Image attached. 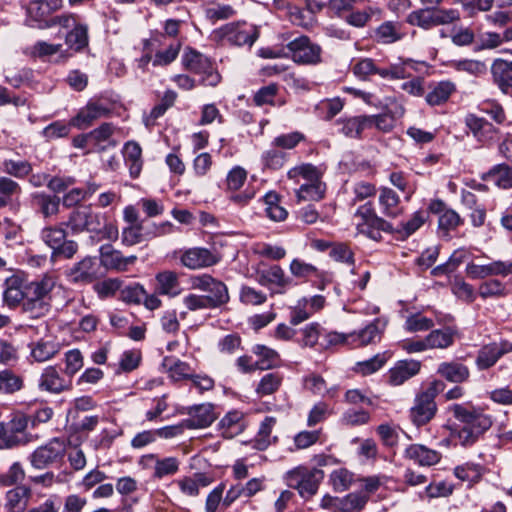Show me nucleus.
Returning a JSON list of instances; mask_svg holds the SVG:
<instances>
[{
    "label": "nucleus",
    "instance_id": "27",
    "mask_svg": "<svg viewBox=\"0 0 512 512\" xmlns=\"http://www.w3.org/2000/svg\"><path fill=\"white\" fill-rule=\"evenodd\" d=\"M212 478L204 473H195L192 476L183 477L176 481V484L182 494L188 497L199 495L200 489L209 486Z\"/></svg>",
    "mask_w": 512,
    "mask_h": 512
},
{
    "label": "nucleus",
    "instance_id": "21",
    "mask_svg": "<svg viewBox=\"0 0 512 512\" xmlns=\"http://www.w3.org/2000/svg\"><path fill=\"white\" fill-rule=\"evenodd\" d=\"M31 493V489L25 485L8 490L5 494V512H24L29 504Z\"/></svg>",
    "mask_w": 512,
    "mask_h": 512
},
{
    "label": "nucleus",
    "instance_id": "5",
    "mask_svg": "<svg viewBox=\"0 0 512 512\" xmlns=\"http://www.w3.org/2000/svg\"><path fill=\"white\" fill-rule=\"evenodd\" d=\"M359 233L371 239L381 238V231H390L392 226L383 218L377 216L371 203L360 206L354 215Z\"/></svg>",
    "mask_w": 512,
    "mask_h": 512
},
{
    "label": "nucleus",
    "instance_id": "55",
    "mask_svg": "<svg viewBox=\"0 0 512 512\" xmlns=\"http://www.w3.org/2000/svg\"><path fill=\"white\" fill-rule=\"evenodd\" d=\"M434 326L432 319L423 316L420 313L409 315L404 324V329L408 332H423L431 329Z\"/></svg>",
    "mask_w": 512,
    "mask_h": 512
},
{
    "label": "nucleus",
    "instance_id": "2",
    "mask_svg": "<svg viewBox=\"0 0 512 512\" xmlns=\"http://www.w3.org/2000/svg\"><path fill=\"white\" fill-rule=\"evenodd\" d=\"M57 277L45 274L41 278L28 282L22 304L23 312L31 318H40L50 311V294L57 285Z\"/></svg>",
    "mask_w": 512,
    "mask_h": 512
},
{
    "label": "nucleus",
    "instance_id": "57",
    "mask_svg": "<svg viewBox=\"0 0 512 512\" xmlns=\"http://www.w3.org/2000/svg\"><path fill=\"white\" fill-rule=\"evenodd\" d=\"M298 176H302L306 180V183L321 181L322 172L312 164H302L292 168L288 172V177L290 179H295Z\"/></svg>",
    "mask_w": 512,
    "mask_h": 512
},
{
    "label": "nucleus",
    "instance_id": "29",
    "mask_svg": "<svg viewBox=\"0 0 512 512\" xmlns=\"http://www.w3.org/2000/svg\"><path fill=\"white\" fill-rule=\"evenodd\" d=\"M27 53L34 58H47L59 55V60L66 61L71 55L68 50H63L62 44H53L47 41H37L27 50Z\"/></svg>",
    "mask_w": 512,
    "mask_h": 512
},
{
    "label": "nucleus",
    "instance_id": "49",
    "mask_svg": "<svg viewBox=\"0 0 512 512\" xmlns=\"http://www.w3.org/2000/svg\"><path fill=\"white\" fill-rule=\"evenodd\" d=\"M23 387V378L11 370L0 371V393L12 394Z\"/></svg>",
    "mask_w": 512,
    "mask_h": 512
},
{
    "label": "nucleus",
    "instance_id": "33",
    "mask_svg": "<svg viewBox=\"0 0 512 512\" xmlns=\"http://www.w3.org/2000/svg\"><path fill=\"white\" fill-rule=\"evenodd\" d=\"M61 349L59 342L52 338L40 339L31 346V357L37 362H45L53 358Z\"/></svg>",
    "mask_w": 512,
    "mask_h": 512
},
{
    "label": "nucleus",
    "instance_id": "1",
    "mask_svg": "<svg viewBox=\"0 0 512 512\" xmlns=\"http://www.w3.org/2000/svg\"><path fill=\"white\" fill-rule=\"evenodd\" d=\"M449 411L460 422V427H449V439L463 447L472 446L492 426V419L482 411L462 404H453Z\"/></svg>",
    "mask_w": 512,
    "mask_h": 512
},
{
    "label": "nucleus",
    "instance_id": "9",
    "mask_svg": "<svg viewBox=\"0 0 512 512\" xmlns=\"http://www.w3.org/2000/svg\"><path fill=\"white\" fill-rule=\"evenodd\" d=\"M214 36L233 45L251 46L256 41L258 32L253 26H246L245 24L239 23H229L215 30Z\"/></svg>",
    "mask_w": 512,
    "mask_h": 512
},
{
    "label": "nucleus",
    "instance_id": "63",
    "mask_svg": "<svg viewBox=\"0 0 512 512\" xmlns=\"http://www.w3.org/2000/svg\"><path fill=\"white\" fill-rule=\"evenodd\" d=\"M122 282L118 278H109L94 285V291L97 295L104 299L115 295L121 289Z\"/></svg>",
    "mask_w": 512,
    "mask_h": 512
},
{
    "label": "nucleus",
    "instance_id": "25",
    "mask_svg": "<svg viewBox=\"0 0 512 512\" xmlns=\"http://www.w3.org/2000/svg\"><path fill=\"white\" fill-rule=\"evenodd\" d=\"M421 364L416 360L398 362L389 371V383L393 386L402 385L405 381L415 376L420 370Z\"/></svg>",
    "mask_w": 512,
    "mask_h": 512
},
{
    "label": "nucleus",
    "instance_id": "8",
    "mask_svg": "<svg viewBox=\"0 0 512 512\" xmlns=\"http://www.w3.org/2000/svg\"><path fill=\"white\" fill-rule=\"evenodd\" d=\"M102 275L101 263L96 257L91 256L84 257L66 271L68 281L80 285L93 283Z\"/></svg>",
    "mask_w": 512,
    "mask_h": 512
},
{
    "label": "nucleus",
    "instance_id": "20",
    "mask_svg": "<svg viewBox=\"0 0 512 512\" xmlns=\"http://www.w3.org/2000/svg\"><path fill=\"white\" fill-rule=\"evenodd\" d=\"M187 414L190 416L184 419V425H186L187 429L208 427L216 418L211 404H200L190 407Z\"/></svg>",
    "mask_w": 512,
    "mask_h": 512
},
{
    "label": "nucleus",
    "instance_id": "46",
    "mask_svg": "<svg viewBox=\"0 0 512 512\" xmlns=\"http://www.w3.org/2000/svg\"><path fill=\"white\" fill-rule=\"evenodd\" d=\"M427 218V212L416 211L407 221L401 223L396 231L401 238H407L415 233L426 222Z\"/></svg>",
    "mask_w": 512,
    "mask_h": 512
},
{
    "label": "nucleus",
    "instance_id": "32",
    "mask_svg": "<svg viewBox=\"0 0 512 512\" xmlns=\"http://www.w3.org/2000/svg\"><path fill=\"white\" fill-rule=\"evenodd\" d=\"M404 454L405 457L422 466L435 465L440 460V454L437 451L419 444L409 445L405 449Z\"/></svg>",
    "mask_w": 512,
    "mask_h": 512
},
{
    "label": "nucleus",
    "instance_id": "36",
    "mask_svg": "<svg viewBox=\"0 0 512 512\" xmlns=\"http://www.w3.org/2000/svg\"><path fill=\"white\" fill-rule=\"evenodd\" d=\"M88 27L86 24L77 23L65 37V43L68 51L79 52L88 45Z\"/></svg>",
    "mask_w": 512,
    "mask_h": 512
},
{
    "label": "nucleus",
    "instance_id": "35",
    "mask_svg": "<svg viewBox=\"0 0 512 512\" xmlns=\"http://www.w3.org/2000/svg\"><path fill=\"white\" fill-rule=\"evenodd\" d=\"M51 12L47 8L43 0L39 2H28L26 4L27 23L31 27L45 29L42 24L47 23V16Z\"/></svg>",
    "mask_w": 512,
    "mask_h": 512
},
{
    "label": "nucleus",
    "instance_id": "15",
    "mask_svg": "<svg viewBox=\"0 0 512 512\" xmlns=\"http://www.w3.org/2000/svg\"><path fill=\"white\" fill-rule=\"evenodd\" d=\"M100 260L101 267L104 266L108 270H116L119 272H124L127 270L129 265H132L137 257L135 255H131L125 257L118 250H115L110 245L102 246L100 249Z\"/></svg>",
    "mask_w": 512,
    "mask_h": 512
},
{
    "label": "nucleus",
    "instance_id": "51",
    "mask_svg": "<svg viewBox=\"0 0 512 512\" xmlns=\"http://www.w3.org/2000/svg\"><path fill=\"white\" fill-rule=\"evenodd\" d=\"M150 459H156L154 467V477L163 478L175 474L179 469V461L175 457H166L158 459L155 455L148 456Z\"/></svg>",
    "mask_w": 512,
    "mask_h": 512
},
{
    "label": "nucleus",
    "instance_id": "34",
    "mask_svg": "<svg viewBox=\"0 0 512 512\" xmlns=\"http://www.w3.org/2000/svg\"><path fill=\"white\" fill-rule=\"evenodd\" d=\"M304 388L314 395L334 398L338 392V386L327 387L324 378L318 374H309L304 378Z\"/></svg>",
    "mask_w": 512,
    "mask_h": 512
},
{
    "label": "nucleus",
    "instance_id": "41",
    "mask_svg": "<svg viewBox=\"0 0 512 512\" xmlns=\"http://www.w3.org/2000/svg\"><path fill=\"white\" fill-rule=\"evenodd\" d=\"M182 62L186 69L199 75H202L207 69H210L212 64L206 56L194 50L185 52Z\"/></svg>",
    "mask_w": 512,
    "mask_h": 512
},
{
    "label": "nucleus",
    "instance_id": "59",
    "mask_svg": "<svg viewBox=\"0 0 512 512\" xmlns=\"http://www.w3.org/2000/svg\"><path fill=\"white\" fill-rule=\"evenodd\" d=\"M35 200L45 218L58 214L60 198L45 194H37L35 196Z\"/></svg>",
    "mask_w": 512,
    "mask_h": 512
},
{
    "label": "nucleus",
    "instance_id": "14",
    "mask_svg": "<svg viewBox=\"0 0 512 512\" xmlns=\"http://www.w3.org/2000/svg\"><path fill=\"white\" fill-rule=\"evenodd\" d=\"M256 281L262 286L273 289L275 293H283L290 284V279L285 276L284 270L278 265L258 270Z\"/></svg>",
    "mask_w": 512,
    "mask_h": 512
},
{
    "label": "nucleus",
    "instance_id": "28",
    "mask_svg": "<svg viewBox=\"0 0 512 512\" xmlns=\"http://www.w3.org/2000/svg\"><path fill=\"white\" fill-rule=\"evenodd\" d=\"M491 72L499 89L505 94L512 93V62L496 60Z\"/></svg>",
    "mask_w": 512,
    "mask_h": 512
},
{
    "label": "nucleus",
    "instance_id": "26",
    "mask_svg": "<svg viewBox=\"0 0 512 512\" xmlns=\"http://www.w3.org/2000/svg\"><path fill=\"white\" fill-rule=\"evenodd\" d=\"M465 125L473 136L483 143L490 141L496 131L495 127L486 119L474 114H468L465 117Z\"/></svg>",
    "mask_w": 512,
    "mask_h": 512
},
{
    "label": "nucleus",
    "instance_id": "38",
    "mask_svg": "<svg viewBox=\"0 0 512 512\" xmlns=\"http://www.w3.org/2000/svg\"><path fill=\"white\" fill-rule=\"evenodd\" d=\"M456 331L451 327L436 329L426 336V343L430 349H445L454 342Z\"/></svg>",
    "mask_w": 512,
    "mask_h": 512
},
{
    "label": "nucleus",
    "instance_id": "6",
    "mask_svg": "<svg viewBox=\"0 0 512 512\" xmlns=\"http://www.w3.org/2000/svg\"><path fill=\"white\" fill-rule=\"evenodd\" d=\"M104 223V214L94 211L90 205H85L71 212L66 225L73 233H99Z\"/></svg>",
    "mask_w": 512,
    "mask_h": 512
},
{
    "label": "nucleus",
    "instance_id": "60",
    "mask_svg": "<svg viewBox=\"0 0 512 512\" xmlns=\"http://www.w3.org/2000/svg\"><path fill=\"white\" fill-rule=\"evenodd\" d=\"M288 15L293 24L304 28H311L316 24L315 17L308 15V11L306 9L303 10L294 5L288 6Z\"/></svg>",
    "mask_w": 512,
    "mask_h": 512
},
{
    "label": "nucleus",
    "instance_id": "30",
    "mask_svg": "<svg viewBox=\"0 0 512 512\" xmlns=\"http://www.w3.org/2000/svg\"><path fill=\"white\" fill-rule=\"evenodd\" d=\"M378 201L382 213L387 217H398L404 211L398 194L388 187L380 189Z\"/></svg>",
    "mask_w": 512,
    "mask_h": 512
},
{
    "label": "nucleus",
    "instance_id": "12",
    "mask_svg": "<svg viewBox=\"0 0 512 512\" xmlns=\"http://www.w3.org/2000/svg\"><path fill=\"white\" fill-rule=\"evenodd\" d=\"M71 387V380H66L55 366L45 367L38 380L39 390L51 394L69 391Z\"/></svg>",
    "mask_w": 512,
    "mask_h": 512
},
{
    "label": "nucleus",
    "instance_id": "4",
    "mask_svg": "<svg viewBox=\"0 0 512 512\" xmlns=\"http://www.w3.org/2000/svg\"><path fill=\"white\" fill-rule=\"evenodd\" d=\"M193 289L206 292L204 295L210 309L221 307L230 300L226 284L209 274H202L191 278Z\"/></svg>",
    "mask_w": 512,
    "mask_h": 512
},
{
    "label": "nucleus",
    "instance_id": "22",
    "mask_svg": "<svg viewBox=\"0 0 512 512\" xmlns=\"http://www.w3.org/2000/svg\"><path fill=\"white\" fill-rule=\"evenodd\" d=\"M404 107L394 102V107L378 115H367L369 128L376 127L379 131L389 132L396 123V119L404 115Z\"/></svg>",
    "mask_w": 512,
    "mask_h": 512
},
{
    "label": "nucleus",
    "instance_id": "42",
    "mask_svg": "<svg viewBox=\"0 0 512 512\" xmlns=\"http://www.w3.org/2000/svg\"><path fill=\"white\" fill-rule=\"evenodd\" d=\"M455 90V85L450 81H442L437 83L433 89L426 95V102L431 106L441 105L446 102L452 92Z\"/></svg>",
    "mask_w": 512,
    "mask_h": 512
},
{
    "label": "nucleus",
    "instance_id": "62",
    "mask_svg": "<svg viewBox=\"0 0 512 512\" xmlns=\"http://www.w3.org/2000/svg\"><path fill=\"white\" fill-rule=\"evenodd\" d=\"M2 170L14 177L22 178L31 172L32 167L29 162L24 160H5L2 163Z\"/></svg>",
    "mask_w": 512,
    "mask_h": 512
},
{
    "label": "nucleus",
    "instance_id": "61",
    "mask_svg": "<svg viewBox=\"0 0 512 512\" xmlns=\"http://www.w3.org/2000/svg\"><path fill=\"white\" fill-rule=\"evenodd\" d=\"M29 481L35 485H41L44 488H51L55 484H63L66 482V475L64 473L55 474L52 471H47L40 475L29 476Z\"/></svg>",
    "mask_w": 512,
    "mask_h": 512
},
{
    "label": "nucleus",
    "instance_id": "43",
    "mask_svg": "<svg viewBox=\"0 0 512 512\" xmlns=\"http://www.w3.org/2000/svg\"><path fill=\"white\" fill-rule=\"evenodd\" d=\"M163 366L167 369L169 376L175 381L191 378L193 374V369L188 363L170 357L164 358Z\"/></svg>",
    "mask_w": 512,
    "mask_h": 512
},
{
    "label": "nucleus",
    "instance_id": "16",
    "mask_svg": "<svg viewBox=\"0 0 512 512\" xmlns=\"http://www.w3.org/2000/svg\"><path fill=\"white\" fill-rule=\"evenodd\" d=\"M468 277L472 279H483L489 276L512 274V262L494 261L487 265L470 263L466 267Z\"/></svg>",
    "mask_w": 512,
    "mask_h": 512
},
{
    "label": "nucleus",
    "instance_id": "13",
    "mask_svg": "<svg viewBox=\"0 0 512 512\" xmlns=\"http://www.w3.org/2000/svg\"><path fill=\"white\" fill-rule=\"evenodd\" d=\"M512 352V344L508 341L493 342L483 346L477 355L476 366L480 370L492 367L500 357Z\"/></svg>",
    "mask_w": 512,
    "mask_h": 512
},
{
    "label": "nucleus",
    "instance_id": "3",
    "mask_svg": "<svg viewBox=\"0 0 512 512\" xmlns=\"http://www.w3.org/2000/svg\"><path fill=\"white\" fill-rule=\"evenodd\" d=\"M323 478L324 472L321 469L309 468L304 465H299L287 471L284 475L286 484L297 490L300 497L306 500L317 493Z\"/></svg>",
    "mask_w": 512,
    "mask_h": 512
},
{
    "label": "nucleus",
    "instance_id": "54",
    "mask_svg": "<svg viewBox=\"0 0 512 512\" xmlns=\"http://www.w3.org/2000/svg\"><path fill=\"white\" fill-rule=\"evenodd\" d=\"M353 473L346 468H338L330 474L329 481L337 492H344L349 489L353 482Z\"/></svg>",
    "mask_w": 512,
    "mask_h": 512
},
{
    "label": "nucleus",
    "instance_id": "11",
    "mask_svg": "<svg viewBox=\"0 0 512 512\" xmlns=\"http://www.w3.org/2000/svg\"><path fill=\"white\" fill-rule=\"evenodd\" d=\"M287 48L294 62L315 65L321 62L322 49L307 36H300L288 43Z\"/></svg>",
    "mask_w": 512,
    "mask_h": 512
},
{
    "label": "nucleus",
    "instance_id": "7",
    "mask_svg": "<svg viewBox=\"0 0 512 512\" xmlns=\"http://www.w3.org/2000/svg\"><path fill=\"white\" fill-rule=\"evenodd\" d=\"M28 281L26 275L20 270H11V274L5 277L2 284L3 304L11 309L22 307Z\"/></svg>",
    "mask_w": 512,
    "mask_h": 512
},
{
    "label": "nucleus",
    "instance_id": "23",
    "mask_svg": "<svg viewBox=\"0 0 512 512\" xmlns=\"http://www.w3.org/2000/svg\"><path fill=\"white\" fill-rule=\"evenodd\" d=\"M156 291L160 295L168 297H177L182 293V287L179 281L178 273L165 270L156 274Z\"/></svg>",
    "mask_w": 512,
    "mask_h": 512
},
{
    "label": "nucleus",
    "instance_id": "18",
    "mask_svg": "<svg viewBox=\"0 0 512 512\" xmlns=\"http://www.w3.org/2000/svg\"><path fill=\"white\" fill-rule=\"evenodd\" d=\"M428 209L431 213L438 215V227L440 230L448 232L462 224V219L459 214L447 208L441 200L431 201Z\"/></svg>",
    "mask_w": 512,
    "mask_h": 512
},
{
    "label": "nucleus",
    "instance_id": "17",
    "mask_svg": "<svg viewBox=\"0 0 512 512\" xmlns=\"http://www.w3.org/2000/svg\"><path fill=\"white\" fill-rule=\"evenodd\" d=\"M218 261V257L205 248H191L181 256V263L192 270L212 266Z\"/></svg>",
    "mask_w": 512,
    "mask_h": 512
},
{
    "label": "nucleus",
    "instance_id": "45",
    "mask_svg": "<svg viewBox=\"0 0 512 512\" xmlns=\"http://www.w3.org/2000/svg\"><path fill=\"white\" fill-rule=\"evenodd\" d=\"M407 22L422 29L429 30L434 27L433 7H425L412 11L407 16Z\"/></svg>",
    "mask_w": 512,
    "mask_h": 512
},
{
    "label": "nucleus",
    "instance_id": "58",
    "mask_svg": "<svg viewBox=\"0 0 512 512\" xmlns=\"http://www.w3.org/2000/svg\"><path fill=\"white\" fill-rule=\"evenodd\" d=\"M25 479V470L20 462H14L4 473L0 474V485L12 486Z\"/></svg>",
    "mask_w": 512,
    "mask_h": 512
},
{
    "label": "nucleus",
    "instance_id": "56",
    "mask_svg": "<svg viewBox=\"0 0 512 512\" xmlns=\"http://www.w3.org/2000/svg\"><path fill=\"white\" fill-rule=\"evenodd\" d=\"M368 502V495L363 492H353L342 497V512H359Z\"/></svg>",
    "mask_w": 512,
    "mask_h": 512
},
{
    "label": "nucleus",
    "instance_id": "50",
    "mask_svg": "<svg viewBox=\"0 0 512 512\" xmlns=\"http://www.w3.org/2000/svg\"><path fill=\"white\" fill-rule=\"evenodd\" d=\"M40 236L42 241L52 249V252H54L57 247H60L61 243L63 244L67 233L62 227L48 226L42 229Z\"/></svg>",
    "mask_w": 512,
    "mask_h": 512
},
{
    "label": "nucleus",
    "instance_id": "52",
    "mask_svg": "<svg viewBox=\"0 0 512 512\" xmlns=\"http://www.w3.org/2000/svg\"><path fill=\"white\" fill-rule=\"evenodd\" d=\"M282 380L283 378L279 373L265 374L257 385L256 393L261 397L271 395L279 389Z\"/></svg>",
    "mask_w": 512,
    "mask_h": 512
},
{
    "label": "nucleus",
    "instance_id": "39",
    "mask_svg": "<svg viewBox=\"0 0 512 512\" xmlns=\"http://www.w3.org/2000/svg\"><path fill=\"white\" fill-rule=\"evenodd\" d=\"M222 435L226 438H232L244 430L243 414L239 411L227 413L220 421Z\"/></svg>",
    "mask_w": 512,
    "mask_h": 512
},
{
    "label": "nucleus",
    "instance_id": "64",
    "mask_svg": "<svg viewBox=\"0 0 512 512\" xmlns=\"http://www.w3.org/2000/svg\"><path fill=\"white\" fill-rule=\"evenodd\" d=\"M478 292L483 299L501 297L506 294V287L498 280H489L480 284Z\"/></svg>",
    "mask_w": 512,
    "mask_h": 512
},
{
    "label": "nucleus",
    "instance_id": "10",
    "mask_svg": "<svg viewBox=\"0 0 512 512\" xmlns=\"http://www.w3.org/2000/svg\"><path fill=\"white\" fill-rule=\"evenodd\" d=\"M66 452L63 440L55 438L47 444L38 447L30 456L29 461L33 468L41 470L61 460Z\"/></svg>",
    "mask_w": 512,
    "mask_h": 512
},
{
    "label": "nucleus",
    "instance_id": "40",
    "mask_svg": "<svg viewBox=\"0 0 512 512\" xmlns=\"http://www.w3.org/2000/svg\"><path fill=\"white\" fill-rule=\"evenodd\" d=\"M499 188L508 189L512 187V167L500 164L492 168L484 177Z\"/></svg>",
    "mask_w": 512,
    "mask_h": 512
},
{
    "label": "nucleus",
    "instance_id": "53",
    "mask_svg": "<svg viewBox=\"0 0 512 512\" xmlns=\"http://www.w3.org/2000/svg\"><path fill=\"white\" fill-rule=\"evenodd\" d=\"M325 192V184L322 181L304 183L297 190L299 200H320Z\"/></svg>",
    "mask_w": 512,
    "mask_h": 512
},
{
    "label": "nucleus",
    "instance_id": "24",
    "mask_svg": "<svg viewBox=\"0 0 512 512\" xmlns=\"http://www.w3.org/2000/svg\"><path fill=\"white\" fill-rule=\"evenodd\" d=\"M436 410L435 401H430L419 394L415 399L414 406L410 410V418L415 425L421 426L433 418Z\"/></svg>",
    "mask_w": 512,
    "mask_h": 512
},
{
    "label": "nucleus",
    "instance_id": "48",
    "mask_svg": "<svg viewBox=\"0 0 512 512\" xmlns=\"http://www.w3.org/2000/svg\"><path fill=\"white\" fill-rule=\"evenodd\" d=\"M375 36L376 39L381 43H394L402 38L400 25L390 21L385 22L377 28Z\"/></svg>",
    "mask_w": 512,
    "mask_h": 512
},
{
    "label": "nucleus",
    "instance_id": "19",
    "mask_svg": "<svg viewBox=\"0 0 512 512\" xmlns=\"http://www.w3.org/2000/svg\"><path fill=\"white\" fill-rule=\"evenodd\" d=\"M109 113V110L97 102L90 101L79 110L77 115L71 119V125L78 129H86L92 123Z\"/></svg>",
    "mask_w": 512,
    "mask_h": 512
},
{
    "label": "nucleus",
    "instance_id": "37",
    "mask_svg": "<svg viewBox=\"0 0 512 512\" xmlns=\"http://www.w3.org/2000/svg\"><path fill=\"white\" fill-rule=\"evenodd\" d=\"M141 147L136 142H128L123 149L124 159L131 177L136 178L142 170Z\"/></svg>",
    "mask_w": 512,
    "mask_h": 512
},
{
    "label": "nucleus",
    "instance_id": "47",
    "mask_svg": "<svg viewBox=\"0 0 512 512\" xmlns=\"http://www.w3.org/2000/svg\"><path fill=\"white\" fill-rule=\"evenodd\" d=\"M252 352L259 357L257 363H259L260 370L274 367L279 360L278 352L265 345L257 344L253 346Z\"/></svg>",
    "mask_w": 512,
    "mask_h": 512
},
{
    "label": "nucleus",
    "instance_id": "44",
    "mask_svg": "<svg viewBox=\"0 0 512 512\" xmlns=\"http://www.w3.org/2000/svg\"><path fill=\"white\" fill-rule=\"evenodd\" d=\"M369 121L370 120L367 118V115H360L345 119L341 122V132L347 137L357 138L365 129L369 128Z\"/></svg>",
    "mask_w": 512,
    "mask_h": 512
},
{
    "label": "nucleus",
    "instance_id": "31",
    "mask_svg": "<svg viewBox=\"0 0 512 512\" xmlns=\"http://www.w3.org/2000/svg\"><path fill=\"white\" fill-rule=\"evenodd\" d=\"M437 373L452 383H463L470 376L469 368L463 363L457 361L440 363Z\"/></svg>",
    "mask_w": 512,
    "mask_h": 512
}]
</instances>
